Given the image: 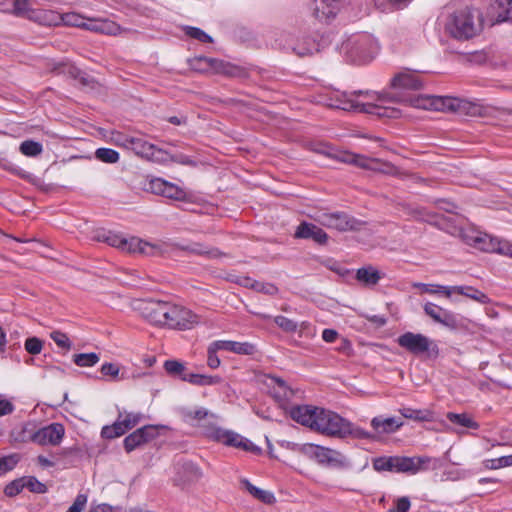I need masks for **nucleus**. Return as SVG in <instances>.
I'll use <instances>...</instances> for the list:
<instances>
[{
    "label": "nucleus",
    "instance_id": "09e8293b",
    "mask_svg": "<svg viewBox=\"0 0 512 512\" xmlns=\"http://www.w3.org/2000/svg\"><path fill=\"white\" fill-rule=\"evenodd\" d=\"M274 322L279 328L287 333H293L298 329V324L295 321L282 315L274 317Z\"/></svg>",
    "mask_w": 512,
    "mask_h": 512
},
{
    "label": "nucleus",
    "instance_id": "052dcab7",
    "mask_svg": "<svg viewBox=\"0 0 512 512\" xmlns=\"http://www.w3.org/2000/svg\"><path fill=\"white\" fill-rule=\"evenodd\" d=\"M167 162H175L182 165L187 166H195L196 162L191 159L189 156H186L184 154H178V155H172L169 153V158L166 160Z\"/></svg>",
    "mask_w": 512,
    "mask_h": 512
},
{
    "label": "nucleus",
    "instance_id": "5fc2aeb1",
    "mask_svg": "<svg viewBox=\"0 0 512 512\" xmlns=\"http://www.w3.org/2000/svg\"><path fill=\"white\" fill-rule=\"evenodd\" d=\"M43 348V342L37 337H30L25 341V349L29 354L37 355Z\"/></svg>",
    "mask_w": 512,
    "mask_h": 512
},
{
    "label": "nucleus",
    "instance_id": "8fccbe9b",
    "mask_svg": "<svg viewBox=\"0 0 512 512\" xmlns=\"http://www.w3.org/2000/svg\"><path fill=\"white\" fill-rule=\"evenodd\" d=\"M61 20L66 26L85 28V25H87V23L84 22L83 17L73 12L61 15Z\"/></svg>",
    "mask_w": 512,
    "mask_h": 512
},
{
    "label": "nucleus",
    "instance_id": "79ce46f5",
    "mask_svg": "<svg viewBox=\"0 0 512 512\" xmlns=\"http://www.w3.org/2000/svg\"><path fill=\"white\" fill-rule=\"evenodd\" d=\"M42 150V144L33 140H26L20 145L21 153L29 157H35L41 154Z\"/></svg>",
    "mask_w": 512,
    "mask_h": 512
},
{
    "label": "nucleus",
    "instance_id": "ddd939ff",
    "mask_svg": "<svg viewBox=\"0 0 512 512\" xmlns=\"http://www.w3.org/2000/svg\"><path fill=\"white\" fill-rule=\"evenodd\" d=\"M65 434V428L61 423H51L42 428L36 429L34 434L35 443L40 446H57L61 443Z\"/></svg>",
    "mask_w": 512,
    "mask_h": 512
},
{
    "label": "nucleus",
    "instance_id": "5701e85b",
    "mask_svg": "<svg viewBox=\"0 0 512 512\" xmlns=\"http://www.w3.org/2000/svg\"><path fill=\"white\" fill-rule=\"evenodd\" d=\"M488 14L496 23H512V0H494L489 6Z\"/></svg>",
    "mask_w": 512,
    "mask_h": 512
},
{
    "label": "nucleus",
    "instance_id": "774afa93",
    "mask_svg": "<svg viewBox=\"0 0 512 512\" xmlns=\"http://www.w3.org/2000/svg\"><path fill=\"white\" fill-rule=\"evenodd\" d=\"M250 442H251L250 440H248V439L242 437L241 435H239L238 433L234 432L233 441L231 442L230 446L238 448V449H242V450L248 452V447H249Z\"/></svg>",
    "mask_w": 512,
    "mask_h": 512
},
{
    "label": "nucleus",
    "instance_id": "c9c22d12",
    "mask_svg": "<svg viewBox=\"0 0 512 512\" xmlns=\"http://www.w3.org/2000/svg\"><path fill=\"white\" fill-rule=\"evenodd\" d=\"M446 418L453 424H456V425H459V426H462V427H466V428H469V429H478L479 428V424L474 421L468 414L466 413H462V414H457V413H454V412H448L446 414Z\"/></svg>",
    "mask_w": 512,
    "mask_h": 512
},
{
    "label": "nucleus",
    "instance_id": "49530a36",
    "mask_svg": "<svg viewBox=\"0 0 512 512\" xmlns=\"http://www.w3.org/2000/svg\"><path fill=\"white\" fill-rule=\"evenodd\" d=\"M163 196L174 200H184L186 198V192L177 185L166 182Z\"/></svg>",
    "mask_w": 512,
    "mask_h": 512
},
{
    "label": "nucleus",
    "instance_id": "680f3d73",
    "mask_svg": "<svg viewBox=\"0 0 512 512\" xmlns=\"http://www.w3.org/2000/svg\"><path fill=\"white\" fill-rule=\"evenodd\" d=\"M411 503L408 497H400L396 500L395 507H392L388 510V512H408L410 509Z\"/></svg>",
    "mask_w": 512,
    "mask_h": 512
},
{
    "label": "nucleus",
    "instance_id": "c85d7f7f",
    "mask_svg": "<svg viewBox=\"0 0 512 512\" xmlns=\"http://www.w3.org/2000/svg\"><path fill=\"white\" fill-rule=\"evenodd\" d=\"M399 412L404 418L417 422H431L434 420V412L430 409L403 407L399 409Z\"/></svg>",
    "mask_w": 512,
    "mask_h": 512
},
{
    "label": "nucleus",
    "instance_id": "4c0bfd02",
    "mask_svg": "<svg viewBox=\"0 0 512 512\" xmlns=\"http://www.w3.org/2000/svg\"><path fill=\"white\" fill-rule=\"evenodd\" d=\"M293 50L298 56L304 57L319 52L320 45L315 40L306 38L303 44H298Z\"/></svg>",
    "mask_w": 512,
    "mask_h": 512
},
{
    "label": "nucleus",
    "instance_id": "0eeeda50",
    "mask_svg": "<svg viewBox=\"0 0 512 512\" xmlns=\"http://www.w3.org/2000/svg\"><path fill=\"white\" fill-rule=\"evenodd\" d=\"M164 326L172 329H191L198 323V316L191 310L169 303Z\"/></svg>",
    "mask_w": 512,
    "mask_h": 512
},
{
    "label": "nucleus",
    "instance_id": "7ed1b4c3",
    "mask_svg": "<svg viewBox=\"0 0 512 512\" xmlns=\"http://www.w3.org/2000/svg\"><path fill=\"white\" fill-rule=\"evenodd\" d=\"M483 26V16L479 9L466 6L449 15L445 31L457 40H469L476 36Z\"/></svg>",
    "mask_w": 512,
    "mask_h": 512
},
{
    "label": "nucleus",
    "instance_id": "e2e57ef3",
    "mask_svg": "<svg viewBox=\"0 0 512 512\" xmlns=\"http://www.w3.org/2000/svg\"><path fill=\"white\" fill-rule=\"evenodd\" d=\"M0 461H4L0 463V466H2V471L5 473L9 470H12L14 466L19 461V455L18 454H12L8 457L0 458Z\"/></svg>",
    "mask_w": 512,
    "mask_h": 512
},
{
    "label": "nucleus",
    "instance_id": "dca6fc26",
    "mask_svg": "<svg viewBox=\"0 0 512 512\" xmlns=\"http://www.w3.org/2000/svg\"><path fill=\"white\" fill-rule=\"evenodd\" d=\"M337 160L343 163L352 164L365 170L380 169L381 160L377 158H370L361 154L351 152H339L334 156Z\"/></svg>",
    "mask_w": 512,
    "mask_h": 512
},
{
    "label": "nucleus",
    "instance_id": "e433bc0d",
    "mask_svg": "<svg viewBox=\"0 0 512 512\" xmlns=\"http://www.w3.org/2000/svg\"><path fill=\"white\" fill-rule=\"evenodd\" d=\"M500 241L487 234H480L479 239L476 240V248L484 252L497 253Z\"/></svg>",
    "mask_w": 512,
    "mask_h": 512
},
{
    "label": "nucleus",
    "instance_id": "603ef678",
    "mask_svg": "<svg viewBox=\"0 0 512 512\" xmlns=\"http://www.w3.org/2000/svg\"><path fill=\"white\" fill-rule=\"evenodd\" d=\"M24 489L23 477L15 479L5 486L4 493L8 497L18 495Z\"/></svg>",
    "mask_w": 512,
    "mask_h": 512
},
{
    "label": "nucleus",
    "instance_id": "aec40b11",
    "mask_svg": "<svg viewBox=\"0 0 512 512\" xmlns=\"http://www.w3.org/2000/svg\"><path fill=\"white\" fill-rule=\"evenodd\" d=\"M55 69L59 70L61 73L67 74L72 79L77 80L83 88L93 90L97 87L98 83L91 75L80 70L78 67L72 64H60Z\"/></svg>",
    "mask_w": 512,
    "mask_h": 512
},
{
    "label": "nucleus",
    "instance_id": "f8f14e48",
    "mask_svg": "<svg viewBox=\"0 0 512 512\" xmlns=\"http://www.w3.org/2000/svg\"><path fill=\"white\" fill-rule=\"evenodd\" d=\"M168 304L169 302L154 299L142 300L139 302L137 309L150 323L164 326Z\"/></svg>",
    "mask_w": 512,
    "mask_h": 512
},
{
    "label": "nucleus",
    "instance_id": "0e129e2a",
    "mask_svg": "<svg viewBox=\"0 0 512 512\" xmlns=\"http://www.w3.org/2000/svg\"><path fill=\"white\" fill-rule=\"evenodd\" d=\"M220 363L221 361L217 356V351L209 345L207 349V365L211 369H216L220 366Z\"/></svg>",
    "mask_w": 512,
    "mask_h": 512
},
{
    "label": "nucleus",
    "instance_id": "f704fd0d",
    "mask_svg": "<svg viewBox=\"0 0 512 512\" xmlns=\"http://www.w3.org/2000/svg\"><path fill=\"white\" fill-rule=\"evenodd\" d=\"M454 291L457 294L466 296L481 304H487L490 302L489 297L485 293L481 292L480 290L472 286H456V288H454Z\"/></svg>",
    "mask_w": 512,
    "mask_h": 512
},
{
    "label": "nucleus",
    "instance_id": "37998d69",
    "mask_svg": "<svg viewBox=\"0 0 512 512\" xmlns=\"http://www.w3.org/2000/svg\"><path fill=\"white\" fill-rule=\"evenodd\" d=\"M95 156L98 160L104 163H116L119 160V153L111 148H98L95 151Z\"/></svg>",
    "mask_w": 512,
    "mask_h": 512
},
{
    "label": "nucleus",
    "instance_id": "39448f33",
    "mask_svg": "<svg viewBox=\"0 0 512 512\" xmlns=\"http://www.w3.org/2000/svg\"><path fill=\"white\" fill-rule=\"evenodd\" d=\"M122 146L126 149L132 150L141 158L155 163H166V160L169 158V152L156 147L154 144L149 143L143 138L124 137Z\"/></svg>",
    "mask_w": 512,
    "mask_h": 512
},
{
    "label": "nucleus",
    "instance_id": "6ab92c4d",
    "mask_svg": "<svg viewBox=\"0 0 512 512\" xmlns=\"http://www.w3.org/2000/svg\"><path fill=\"white\" fill-rule=\"evenodd\" d=\"M424 311L437 323H440L450 329H456L458 327V320L456 316L434 303H426L424 305Z\"/></svg>",
    "mask_w": 512,
    "mask_h": 512
},
{
    "label": "nucleus",
    "instance_id": "864d4df0",
    "mask_svg": "<svg viewBox=\"0 0 512 512\" xmlns=\"http://www.w3.org/2000/svg\"><path fill=\"white\" fill-rule=\"evenodd\" d=\"M512 465V454L508 456H502L497 459H490L486 461V467L489 469H499Z\"/></svg>",
    "mask_w": 512,
    "mask_h": 512
},
{
    "label": "nucleus",
    "instance_id": "de8ad7c7",
    "mask_svg": "<svg viewBox=\"0 0 512 512\" xmlns=\"http://www.w3.org/2000/svg\"><path fill=\"white\" fill-rule=\"evenodd\" d=\"M185 33L187 36L196 39L202 43H211L213 39L210 35H208L205 31L198 27L187 26L185 28Z\"/></svg>",
    "mask_w": 512,
    "mask_h": 512
},
{
    "label": "nucleus",
    "instance_id": "338daca9",
    "mask_svg": "<svg viewBox=\"0 0 512 512\" xmlns=\"http://www.w3.org/2000/svg\"><path fill=\"white\" fill-rule=\"evenodd\" d=\"M271 381L278 386V388L281 390L282 396L289 397L293 395L292 389L287 385L285 380L282 378L272 376L270 377Z\"/></svg>",
    "mask_w": 512,
    "mask_h": 512
},
{
    "label": "nucleus",
    "instance_id": "bf43d9fd",
    "mask_svg": "<svg viewBox=\"0 0 512 512\" xmlns=\"http://www.w3.org/2000/svg\"><path fill=\"white\" fill-rule=\"evenodd\" d=\"M87 503V496L85 494H78L73 504L68 508L66 512H82Z\"/></svg>",
    "mask_w": 512,
    "mask_h": 512
},
{
    "label": "nucleus",
    "instance_id": "4be33fe9",
    "mask_svg": "<svg viewBox=\"0 0 512 512\" xmlns=\"http://www.w3.org/2000/svg\"><path fill=\"white\" fill-rule=\"evenodd\" d=\"M121 250L133 254L153 256L159 251V248L139 238L132 237L130 239H123Z\"/></svg>",
    "mask_w": 512,
    "mask_h": 512
},
{
    "label": "nucleus",
    "instance_id": "13d9d810",
    "mask_svg": "<svg viewBox=\"0 0 512 512\" xmlns=\"http://www.w3.org/2000/svg\"><path fill=\"white\" fill-rule=\"evenodd\" d=\"M403 211L406 215L413 217L416 220L423 219L427 215L425 210L420 207H412L410 205H403Z\"/></svg>",
    "mask_w": 512,
    "mask_h": 512
},
{
    "label": "nucleus",
    "instance_id": "a878e982",
    "mask_svg": "<svg viewBox=\"0 0 512 512\" xmlns=\"http://www.w3.org/2000/svg\"><path fill=\"white\" fill-rule=\"evenodd\" d=\"M403 421L395 417L382 418L374 417L371 420V426L379 434H391L399 430L403 426Z\"/></svg>",
    "mask_w": 512,
    "mask_h": 512
},
{
    "label": "nucleus",
    "instance_id": "6e6d98bb",
    "mask_svg": "<svg viewBox=\"0 0 512 512\" xmlns=\"http://www.w3.org/2000/svg\"><path fill=\"white\" fill-rule=\"evenodd\" d=\"M253 290L271 296L276 295L279 291L276 285L272 283H263L259 281H255Z\"/></svg>",
    "mask_w": 512,
    "mask_h": 512
},
{
    "label": "nucleus",
    "instance_id": "393cba45",
    "mask_svg": "<svg viewBox=\"0 0 512 512\" xmlns=\"http://www.w3.org/2000/svg\"><path fill=\"white\" fill-rule=\"evenodd\" d=\"M178 248L182 251L189 252L191 254L204 256L209 259H216L226 256L225 253L220 251L218 248L210 247L202 243L194 242L187 245H178Z\"/></svg>",
    "mask_w": 512,
    "mask_h": 512
},
{
    "label": "nucleus",
    "instance_id": "2f4dec72",
    "mask_svg": "<svg viewBox=\"0 0 512 512\" xmlns=\"http://www.w3.org/2000/svg\"><path fill=\"white\" fill-rule=\"evenodd\" d=\"M206 436L213 441L222 443L226 446H230L231 442L233 441L234 432L213 426L207 429Z\"/></svg>",
    "mask_w": 512,
    "mask_h": 512
},
{
    "label": "nucleus",
    "instance_id": "69168bd1",
    "mask_svg": "<svg viewBox=\"0 0 512 512\" xmlns=\"http://www.w3.org/2000/svg\"><path fill=\"white\" fill-rule=\"evenodd\" d=\"M220 382L221 378L219 376L199 374L196 386H211L219 384Z\"/></svg>",
    "mask_w": 512,
    "mask_h": 512
},
{
    "label": "nucleus",
    "instance_id": "7c9ffc66",
    "mask_svg": "<svg viewBox=\"0 0 512 512\" xmlns=\"http://www.w3.org/2000/svg\"><path fill=\"white\" fill-rule=\"evenodd\" d=\"M12 13L29 20L38 19L37 11L31 7L30 0H13Z\"/></svg>",
    "mask_w": 512,
    "mask_h": 512
},
{
    "label": "nucleus",
    "instance_id": "2eb2a0df",
    "mask_svg": "<svg viewBox=\"0 0 512 512\" xmlns=\"http://www.w3.org/2000/svg\"><path fill=\"white\" fill-rule=\"evenodd\" d=\"M337 160L343 163L352 164L365 170L380 169L381 160L377 158H370L361 154L351 152H339L334 156Z\"/></svg>",
    "mask_w": 512,
    "mask_h": 512
},
{
    "label": "nucleus",
    "instance_id": "f3484780",
    "mask_svg": "<svg viewBox=\"0 0 512 512\" xmlns=\"http://www.w3.org/2000/svg\"><path fill=\"white\" fill-rule=\"evenodd\" d=\"M340 4V0H314L312 14L320 22H329L336 17Z\"/></svg>",
    "mask_w": 512,
    "mask_h": 512
},
{
    "label": "nucleus",
    "instance_id": "412c9836",
    "mask_svg": "<svg viewBox=\"0 0 512 512\" xmlns=\"http://www.w3.org/2000/svg\"><path fill=\"white\" fill-rule=\"evenodd\" d=\"M372 40L369 35L362 34L347 41L345 48L353 57L364 59L367 57Z\"/></svg>",
    "mask_w": 512,
    "mask_h": 512
},
{
    "label": "nucleus",
    "instance_id": "a211bd4d",
    "mask_svg": "<svg viewBox=\"0 0 512 512\" xmlns=\"http://www.w3.org/2000/svg\"><path fill=\"white\" fill-rule=\"evenodd\" d=\"M294 237L298 239H311L319 245H325L328 241V234L322 228L305 221L299 224Z\"/></svg>",
    "mask_w": 512,
    "mask_h": 512
},
{
    "label": "nucleus",
    "instance_id": "c03bdc74",
    "mask_svg": "<svg viewBox=\"0 0 512 512\" xmlns=\"http://www.w3.org/2000/svg\"><path fill=\"white\" fill-rule=\"evenodd\" d=\"M24 488H27L30 492L43 494L46 493L47 487L45 484L40 482L34 476H25L23 477Z\"/></svg>",
    "mask_w": 512,
    "mask_h": 512
},
{
    "label": "nucleus",
    "instance_id": "a19ab883",
    "mask_svg": "<svg viewBox=\"0 0 512 512\" xmlns=\"http://www.w3.org/2000/svg\"><path fill=\"white\" fill-rule=\"evenodd\" d=\"M345 425L347 426L345 430H348V431H345L343 434H341L340 438H346L348 436H351L352 438H355V439H371L372 438V435L369 432L365 431L362 428L354 427L347 420L345 422Z\"/></svg>",
    "mask_w": 512,
    "mask_h": 512
},
{
    "label": "nucleus",
    "instance_id": "cd10ccee",
    "mask_svg": "<svg viewBox=\"0 0 512 512\" xmlns=\"http://www.w3.org/2000/svg\"><path fill=\"white\" fill-rule=\"evenodd\" d=\"M381 278V272L371 265L361 267L356 272V279L366 286L377 285Z\"/></svg>",
    "mask_w": 512,
    "mask_h": 512
},
{
    "label": "nucleus",
    "instance_id": "bb28decb",
    "mask_svg": "<svg viewBox=\"0 0 512 512\" xmlns=\"http://www.w3.org/2000/svg\"><path fill=\"white\" fill-rule=\"evenodd\" d=\"M35 432L36 426L31 422H27L18 427H15L11 431L10 437L13 443H35Z\"/></svg>",
    "mask_w": 512,
    "mask_h": 512
},
{
    "label": "nucleus",
    "instance_id": "1a4fd4ad",
    "mask_svg": "<svg viewBox=\"0 0 512 512\" xmlns=\"http://www.w3.org/2000/svg\"><path fill=\"white\" fill-rule=\"evenodd\" d=\"M164 426L159 425H145L141 428H138L131 434L125 437L123 441L124 449L127 453L132 452L133 450L144 446L145 444L151 442L159 435V429Z\"/></svg>",
    "mask_w": 512,
    "mask_h": 512
},
{
    "label": "nucleus",
    "instance_id": "423d86ee",
    "mask_svg": "<svg viewBox=\"0 0 512 512\" xmlns=\"http://www.w3.org/2000/svg\"><path fill=\"white\" fill-rule=\"evenodd\" d=\"M397 343L414 355L428 352L430 355L437 356L439 353L438 346L420 333L405 332L397 338Z\"/></svg>",
    "mask_w": 512,
    "mask_h": 512
},
{
    "label": "nucleus",
    "instance_id": "473e14b6",
    "mask_svg": "<svg viewBox=\"0 0 512 512\" xmlns=\"http://www.w3.org/2000/svg\"><path fill=\"white\" fill-rule=\"evenodd\" d=\"M123 413L119 412L116 421L112 425H106L101 430V436L105 439H114L124 435L128 430L121 421Z\"/></svg>",
    "mask_w": 512,
    "mask_h": 512
},
{
    "label": "nucleus",
    "instance_id": "f257e3e1",
    "mask_svg": "<svg viewBox=\"0 0 512 512\" xmlns=\"http://www.w3.org/2000/svg\"><path fill=\"white\" fill-rule=\"evenodd\" d=\"M291 418L321 434L341 437L346 430V420L335 412L309 405L296 406L291 409Z\"/></svg>",
    "mask_w": 512,
    "mask_h": 512
},
{
    "label": "nucleus",
    "instance_id": "f03ea898",
    "mask_svg": "<svg viewBox=\"0 0 512 512\" xmlns=\"http://www.w3.org/2000/svg\"><path fill=\"white\" fill-rule=\"evenodd\" d=\"M363 95L371 100H377L386 102L385 96L370 94L368 91L362 90L354 91L353 93L342 92L336 94L335 103L331 104L332 107L342 109L345 111H357L361 113L373 114L378 117L397 118L400 114L398 109L384 106L373 102H359L355 99V96Z\"/></svg>",
    "mask_w": 512,
    "mask_h": 512
},
{
    "label": "nucleus",
    "instance_id": "72a5a7b5",
    "mask_svg": "<svg viewBox=\"0 0 512 512\" xmlns=\"http://www.w3.org/2000/svg\"><path fill=\"white\" fill-rule=\"evenodd\" d=\"M241 483L254 498L263 502L264 504H272L275 502V497L271 492L254 486L247 479L242 480Z\"/></svg>",
    "mask_w": 512,
    "mask_h": 512
},
{
    "label": "nucleus",
    "instance_id": "c756f323",
    "mask_svg": "<svg viewBox=\"0 0 512 512\" xmlns=\"http://www.w3.org/2000/svg\"><path fill=\"white\" fill-rule=\"evenodd\" d=\"M85 29L107 35H116L120 26L110 20H94L85 25Z\"/></svg>",
    "mask_w": 512,
    "mask_h": 512
},
{
    "label": "nucleus",
    "instance_id": "6e6552de",
    "mask_svg": "<svg viewBox=\"0 0 512 512\" xmlns=\"http://www.w3.org/2000/svg\"><path fill=\"white\" fill-rule=\"evenodd\" d=\"M321 224L338 231H359L365 222L356 219L345 212L323 213Z\"/></svg>",
    "mask_w": 512,
    "mask_h": 512
},
{
    "label": "nucleus",
    "instance_id": "20e7f679",
    "mask_svg": "<svg viewBox=\"0 0 512 512\" xmlns=\"http://www.w3.org/2000/svg\"><path fill=\"white\" fill-rule=\"evenodd\" d=\"M429 462V457L380 456L373 459L372 466L377 472L416 474Z\"/></svg>",
    "mask_w": 512,
    "mask_h": 512
},
{
    "label": "nucleus",
    "instance_id": "4468645a",
    "mask_svg": "<svg viewBox=\"0 0 512 512\" xmlns=\"http://www.w3.org/2000/svg\"><path fill=\"white\" fill-rule=\"evenodd\" d=\"M286 448L297 451L303 455L313 456L321 464H331L336 461V459L333 457V454H335V452L331 449L324 448L321 446L313 444L298 445L286 442Z\"/></svg>",
    "mask_w": 512,
    "mask_h": 512
},
{
    "label": "nucleus",
    "instance_id": "ea45409f",
    "mask_svg": "<svg viewBox=\"0 0 512 512\" xmlns=\"http://www.w3.org/2000/svg\"><path fill=\"white\" fill-rule=\"evenodd\" d=\"M164 369L170 376L178 377L181 380L187 370L185 365L177 360H166L164 362Z\"/></svg>",
    "mask_w": 512,
    "mask_h": 512
},
{
    "label": "nucleus",
    "instance_id": "9d476101",
    "mask_svg": "<svg viewBox=\"0 0 512 512\" xmlns=\"http://www.w3.org/2000/svg\"><path fill=\"white\" fill-rule=\"evenodd\" d=\"M189 66L192 70L197 72L205 73L212 69L217 73H222L228 76H234L235 71L237 70V67L231 65L230 63L205 56H198L190 59Z\"/></svg>",
    "mask_w": 512,
    "mask_h": 512
},
{
    "label": "nucleus",
    "instance_id": "a18cd8bd",
    "mask_svg": "<svg viewBox=\"0 0 512 512\" xmlns=\"http://www.w3.org/2000/svg\"><path fill=\"white\" fill-rule=\"evenodd\" d=\"M231 352L239 355H253L257 352L255 345L249 342L232 341Z\"/></svg>",
    "mask_w": 512,
    "mask_h": 512
},
{
    "label": "nucleus",
    "instance_id": "9b49d317",
    "mask_svg": "<svg viewBox=\"0 0 512 512\" xmlns=\"http://www.w3.org/2000/svg\"><path fill=\"white\" fill-rule=\"evenodd\" d=\"M410 104L422 109L457 111L460 108L461 101L452 97L419 96L417 98L410 99Z\"/></svg>",
    "mask_w": 512,
    "mask_h": 512
},
{
    "label": "nucleus",
    "instance_id": "b1692460",
    "mask_svg": "<svg viewBox=\"0 0 512 512\" xmlns=\"http://www.w3.org/2000/svg\"><path fill=\"white\" fill-rule=\"evenodd\" d=\"M391 86L393 88H403L407 90H420L423 88V82L416 74L402 72L393 77Z\"/></svg>",
    "mask_w": 512,
    "mask_h": 512
},
{
    "label": "nucleus",
    "instance_id": "4d7b16f0",
    "mask_svg": "<svg viewBox=\"0 0 512 512\" xmlns=\"http://www.w3.org/2000/svg\"><path fill=\"white\" fill-rule=\"evenodd\" d=\"M50 337L59 347L67 350L71 348V341L65 333L61 331H53L50 334Z\"/></svg>",
    "mask_w": 512,
    "mask_h": 512
},
{
    "label": "nucleus",
    "instance_id": "58836bf2",
    "mask_svg": "<svg viewBox=\"0 0 512 512\" xmlns=\"http://www.w3.org/2000/svg\"><path fill=\"white\" fill-rule=\"evenodd\" d=\"M97 353H79L73 355V362L80 367H92L99 362Z\"/></svg>",
    "mask_w": 512,
    "mask_h": 512
},
{
    "label": "nucleus",
    "instance_id": "3c124183",
    "mask_svg": "<svg viewBox=\"0 0 512 512\" xmlns=\"http://www.w3.org/2000/svg\"><path fill=\"white\" fill-rule=\"evenodd\" d=\"M142 419L141 413H134V412H125L123 413V417L121 418V421L124 425V428L127 430H130L137 426Z\"/></svg>",
    "mask_w": 512,
    "mask_h": 512
}]
</instances>
